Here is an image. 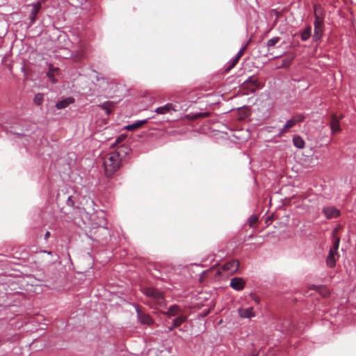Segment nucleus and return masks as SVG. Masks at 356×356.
I'll use <instances>...</instances> for the list:
<instances>
[{
	"label": "nucleus",
	"mask_w": 356,
	"mask_h": 356,
	"mask_svg": "<svg viewBox=\"0 0 356 356\" xmlns=\"http://www.w3.org/2000/svg\"><path fill=\"white\" fill-rule=\"evenodd\" d=\"M34 103L36 104V105H41L42 103H43V101H44V96L41 93H38L35 95L34 97Z\"/></svg>",
	"instance_id": "393cba45"
},
{
	"label": "nucleus",
	"mask_w": 356,
	"mask_h": 356,
	"mask_svg": "<svg viewBox=\"0 0 356 356\" xmlns=\"http://www.w3.org/2000/svg\"><path fill=\"white\" fill-rule=\"evenodd\" d=\"M321 6L318 5L314 6V17L315 21L314 23V32L313 35V40L314 42L318 41L323 34V19L319 16Z\"/></svg>",
	"instance_id": "7ed1b4c3"
},
{
	"label": "nucleus",
	"mask_w": 356,
	"mask_h": 356,
	"mask_svg": "<svg viewBox=\"0 0 356 356\" xmlns=\"http://www.w3.org/2000/svg\"><path fill=\"white\" fill-rule=\"evenodd\" d=\"M181 312V309L177 305H172L169 307L167 312H163V314L168 317L175 316L179 314Z\"/></svg>",
	"instance_id": "a211bd4d"
},
{
	"label": "nucleus",
	"mask_w": 356,
	"mask_h": 356,
	"mask_svg": "<svg viewBox=\"0 0 356 356\" xmlns=\"http://www.w3.org/2000/svg\"><path fill=\"white\" fill-rule=\"evenodd\" d=\"M302 116L294 117L286 122L283 127L280 130L277 134V136H282L284 133L287 132L288 130L294 127L298 122L303 120Z\"/></svg>",
	"instance_id": "39448f33"
},
{
	"label": "nucleus",
	"mask_w": 356,
	"mask_h": 356,
	"mask_svg": "<svg viewBox=\"0 0 356 356\" xmlns=\"http://www.w3.org/2000/svg\"><path fill=\"white\" fill-rule=\"evenodd\" d=\"M120 152H111L104 157L103 165L106 175L112 176L121 166Z\"/></svg>",
	"instance_id": "f257e3e1"
},
{
	"label": "nucleus",
	"mask_w": 356,
	"mask_h": 356,
	"mask_svg": "<svg viewBox=\"0 0 356 356\" xmlns=\"http://www.w3.org/2000/svg\"><path fill=\"white\" fill-rule=\"evenodd\" d=\"M330 128L332 133L334 134L340 131L339 119L335 115L332 116L330 121Z\"/></svg>",
	"instance_id": "dca6fc26"
},
{
	"label": "nucleus",
	"mask_w": 356,
	"mask_h": 356,
	"mask_svg": "<svg viewBox=\"0 0 356 356\" xmlns=\"http://www.w3.org/2000/svg\"><path fill=\"white\" fill-rule=\"evenodd\" d=\"M67 204L69 206H73L74 202L72 200L71 196L68 197L67 200Z\"/></svg>",
	"instance_id": "2f4dec72"
},
{
	"label": "nucleus",
	"mask_w": 356,
	"mask_h": 356,
	"mask_svg": "<svg viewBox=\"0 0 356 356\" xmlns=\"http://www.w3.org/2000/svg\"><path fill=\"white\" fill-rule=\"evenodd\" d=\"M246 47H247V44H245V45H244L243 47H242L239 49V51H238V53L236 54V55H238V56H239V57H241V56H242V55L243 54V53H244V51H245V50Z\"/></svg>",
	"instance_id": "c756f323"
},
{
	"label": "nucleus",
	"mask_w": 356,
	"mask_h": 356,
	"mask_svg": "<svg viewBox=\"0 0 356 356\" xmlns=\"http://www.w3.org/2000/svg\"><path fill=\"white\" fill-rule=\"evenodd\" d=\"M339 239H337V241L334 243L333 247L331 249H333L334 251L337 252V251L339 248Z\"/></svg>",
	"instance_id": "7c9ffc66"
},
{
	"label": "nucleus",
	"mask_w": 356,
	"mask_h": 356,
	"mask_svg": "<svg viewBox=\"0 0 356 356\" xmlns=\"http://www.w3.org/2000/svg\"><path fill=\"white\" fill-rule=\"evenodd\" d=\"M101 79L104 80V78H100L98 76H97V81H100Z\"/></svg>",
	"instance_id": "e433bc0d"
},
{
	"label": "nucleus",
	"mask_w": 356,
	"mask_h": 356,
	"mask_svg": "<svg viewBox=\"0 0 356 356\" xmlns=\"http://www.w3.org/2000/svg\"><path fill=\"white\" fill-rule=\"evenodd\" d=\"M239 267V262L238 260H232L225 263L223 266V270L228 271L229 273H235Z\"/></svg>",
	"instance_id": "9d476101"
},
{
	"label": "nucleus",
	"mask_w": 356,
	"mask_h": 356,
	"mask_svg": "<svg viewBox=\"0 0 356 356\" xmlns=\"http://www.w3.org/2000/svg\"><path fill=\"white\" fill-rule=\"evenodd\" d=\"M50 236V232H47L44 234V239H47Z\"/></svg>",
	"instance_id": "473e14b6"
},
{
	"label": "nucleus",
	"mask_w": 356,
	"mask_h": 356,
	"mask_svg": "<svg viewBox=\"0 0 356 356\" xmlns=\"http://www.w3.org/2000/svg\"><path fill=\"white\" fill-rule=\"evenodd\" d=\"M243 86L253 92L259 88V83L256 79L250 76L243 82Z\"/></svg>",
	"instance_id": "0eeeda50"
},
{
	"label": "nucleus",
	"mask_w": 356,
	"mask_h": 356,
	"mask_svg": "<svg viewBox=\"0 0 356 356\" xmlns=\"http://www.w3.org/2000/svg\"><path fill=\"white\" fill-rule=\"evenodd\" d=\"M336 252L334 251L333 249H330L327 257L326 264L330 268H333L335 266L336 260H335V254Z\"/></svg>",
	"instance_id": "2eb2a0df"
},
{
	"label": "nucleus",
	"mask_w": 356,
	"mask_h": 356,
	"mask_svg": "<svg viewBox=\"0 0 356 356\" xmlns=\"http://www.w3.org/2000/svg\"><path fill=\"white\" fill-rule=\"evenodd\" d=\"M58 70V67H54L52 65H49V72L47 73V76L51 80V81L54 83L56 82V80L54 79V72Z\"/></svg>",
	"instance_id": "4be33fe9"
},
{
	"label": "nucleus",
	"mask_w": 356,
	"mask_h": 356,
	"mask_svg": "<svg viewBox=\"0 0 356 356\" xmlns=\"http://www.w3.org/2000/svg\"><path fill=\"white\" fill-rule=\"evenodd\" d=\"M149 119V118H147L143 120L136 121L131 124L126 126L125 129L127 131H133L134 129H136L143 126V124H145V123H147Z\"/></svg>",
	"instance_id": "f3484780"
},
{
	"label": "nucleus",
	"mask_w": 356,
	"mask_h": 356,
	"mask_svg": "<svg viewBox=\"0 0 356 356\" xmlns=\"http://www.w3.org/2000/svg\"><path fill=\"white\" fill-rule=\"evenodd\" d=\"M143 293L150 298L156 305L160 307L165 305L164 296L161 291L149 287L143 289Z\"/></svg>",
	"instance_id": "20e7f679"
},
{
	"label": "nucleus",
	"mask_w": 356,
	"mask_h": 356,
	"mask_svg": "<svg viewBox=\"0 0 356 356\" xmlns=\"http://www.w3.org/2000/svg\"><path fill=\"white\" fill-rule=\"evenodd\" d=\"M43 252H44V253H46V254H51V252H49V251H46V250H44V251H43Z\"/></svg>",
	"instance_id": "72a5a7b5"
},
{
	"label": "nucleus",
	"mask_w": 356,
	"mask_h": 356,
	"mask_svg": "<svg viewBox=\"0 0 356 356\" xmlns=\"http://www.w3.org/2000/svg\"><path fill=\"white\" fill-rule=\"evenodd\" d=\"M115 152H120V158L122 159L124 155L129 154L131 149L127 146L122 145L118 147Z\"/></svg>",
	"instance_id": "b1692460"
},
{
	"label": "nucleus",
	"mask_w": 356,
	"mask_h": 356,
	"mask_svg": "<svg viewBox=\"0 0 356 356\" xmlns=\"http://www.w3.org/2000/svg\"><path fill=\"white\" fill-rule=\"evenodd\" d=\"M293 143L294 146L298 149H302L305 147V141L300 136H293Z\"/></svg>",
	"instance_id": "412c9836"
},
{
	"label": "nucleus",
	"mask_w": 356,
	"mask_h": 356,
	"mask_svg": "<svg viewBox=\"0 0 356 356\" xmlns=\"http://www.w3.org/2000/svg\"><path fill=\"white\" fill-rule=\"evenodd\" d=\"M97 216L99 222L94 223L92 229L90 231V237L92 240L100 241L108 235V228L106 227L107 222L104 213Z\"/></svg>",
	"instance_id": "f03ea898"
},
{
	"label": "nucleus",
	"mask_w": 356,
	"mask_h": 356,
	"mask_svg": "<svg viewBox=\"0 0 356 356\" xmlns=\"http://www.w3.org/2000/svg\"><path fill=\"white\" fill-rule=\"evenodd\" d=\"M258 220V218L256 216H250L248 221L250 223V226H252Z\"/></svg>",
	"instance_id": "c85d7f7f"
},
{
	"label": "nucleus",
	"mask_w": 356,
	"mask_h": 356,
	"mask_svg": "<svg viewBox=\"0 0 356 356\" xmlns=\"http://www.w3.org/2000/svg\"><path fill=\"white\" fill-rule=\"evenodd\" d=\"M241 58V57L238 56V55H236V56H234V58H235L236 60H238H238H239V58Z\"/></svg>",
	"instance_id": "c9c22d12"
},
{
	"label": "nucleus",
	"mask_w": 356,
	"mask_h": 356,
	"mask_svg": "<svg viewBox=\"0 0 356 356\" xmlns=\"http://www.w3.org/2000/svg\"><path fill=\"white\" fill-rule=\"evenodd\" d=\"M74 102V99L73 97H67L65 99L58 101L56 104V107L58 109H63L67 107L70 104H73Z\"/></svg>",
	"instance_id": "4468645a"
},
{
	"label": "nucleus",
	"mask_w": 356,
	"mask_h": 356,
	"mask_svg": "<svg viewBox=\"0 0 356 356\" xmlns=\"http://www.w3.org/2000/svg\"><path fill=\"white\" fill-rule=\"evenodd\" d=\"M154 111L157 114L160 115H165L168 113L172 114V112L177 111V108L172 104L168 103L163 106L156 108Z\"/></svg>",
	"instance_id": "423d86ee"
},
{
	"label": "nucleus",
	"mask_w": 356,
	"mask_h": 356,
	"mask_svg": "<svg viewBox=\"0 0 356 356\" xmlns=\"http://www.w3.org/2000/svg\"><path fill=\"white\" fill-rule=\"evenodd\" d=\"M186 321V316L184 315H180L176 318L173 320L172 325L169 328L170 330H172L175 327H177L181 325L183 323Z\"/></svg>",
	"instance_id": "aec40b11"
},
{
	"label": "nucleus",
	"mask_w": 356,
	"mask_h": 356,
	"mask_svg": "<svg viewBox=\"0 0 356 356\" xmlns=\"http://www.w3.org/2000/svg\"><path fill=\"white\" fill-rule=\"evenodd\" d=\"M82 57H83V54L81 53V54L78 56V58L76 59L77 60L81 59Z\"/></svg>",
	"instance_id": "f704fd0d"
},
{
	"label": "nucleus",
	"mask_w": 356,
	"mask_h": 356,
	"mask_svg": "<svg viewBox=\"0 0 356 356\" xmlns=\"http://www.w3.org/2000/svg\"><path fill=\"white\" fill-rule=\"evenodd\" d=\"M238 314H239L240 317H241V318H250L251 317L254 316V312L253 311V307L240 308L238 309Z\"/></svg>",
	"instance_id": "ddd939ff"
},
{
	"label": "nucleus",
	"mask_w": 356,
	"mask_h": 356,
	"mask_svg": "<svg viewBox=\"0 0 356 356\" xmlns=\"http://www.w3.org/2000/svg\"><path fill=\"white\" fill-rule=\"evenodd\" d=\"M98 106L104 110L106 115H109L111 113V108L114 106V103L110 101H107L98 105Z\"/></svg>",
	"instance_id": "6ab92c4d"
},
{
	"label": "nucleus",
	"mask_w": 356,
	"mask_h": 356,
	"mask_svg": "<svg viewBox=\"0 0 356 356\" xmlns=\"http://www.w3.org/2000/svg\"><path fill=\"white\" fill-rule=\"evenodd\" d=\"M237 63H238V60H236L235 58H233L229 62L227 70H229L232 68H233L236 65Z\"/></svg>",
	"instance_id": "cd10ccee"
},
{
	"label": "nucleus",
	"mask_w": 356,
	"mask_h": 356,
	"mask_svg": "<svg viewBox=\"0 0 356 356\" xmlns=\"http://www.w3.org/2000/svg\"><path fill=\"white\" fill-rule=\"evenodd\" d=\"M254 300L255 302H257V303L259 302V299L257 298H254Z\"/></svg>",
	"instance_id": "4c0bfd02"
},
{
	"label": "nucleus",
	"mask_w": 356,
	"mask_h": 356,
	"mask_svg": "<svg viewBox=\"0 0 356 356\" xmlns=\"http://www.w3.org/2000/svg\"><path fill=\"white\" fill-rule=\"evenodd\" d=\"M40 9V3L39 2L33 3L32 4V8L29 15V20H30V25H32L34 24L37 15L39 13V10Z\"/></svg>",
	"instance_id": "9b49d317"
},
{
	"label": "nucleus",
	"mask_w": 356,
	"mask_h": 356,
	"mask_svg": "<svg viewBox=\"0 0 356 356\" xmlns=\"http://www.w3.org/2000/svg\"><path fill=\"white\" fill-rule=\"evenodd\" d=\"M293 58H294L293 56H290V57L284 58L282 60V67H286L289 66L291 65V63H292Z\"/></svg>",
	"instance_id": "bb28decb"
},
{
	"label": "nucleus",
	"mask_w": 356,
	"mask_h": 356,
	"mask_svg": "<svg viewBox=\"0 0 356 356\" xmlns=\"http://www.w3.org/2000/svg\"><path fill=\"white\" fill-rule=\"evenodd\" d=\"M136 310L137 312L138 318L142 324L150 325L152 323V319L149 315L143 314L138 307H136Z\"/></svg>",
	"instance_id": "f8f14e48"
},
{
	"label": "nucleus",
	"mask_w": 356,
	"mask_h": 356,
	"mask_svg": "<svg viewBox=\"0 0 356 356\" xmlns=\"http://www.w3.org/2000/svg\"><path fill=\"white\" fill-rule=\"evenodd\" d=\"M312 33V27L307 26L301 32V40L302 41L307 40L310 36Z\"/></svg>",
	"instance_id": "5701e85b"
},
{
	"label": "nucleus",
	"mask_w": 356,
	"mask_h": 356,
	"mask_svg": "<svg viewBox=\"0 0 356 356\" xmlns=\"http://www.w3.org/2000/svg\"><path fill=\"white\" fill-rule=\"evenodd\" d=\"M323 213L327 219L335 218L340 215V211L333 206L324 207Z\"/></svg>",
	"instance_id": "6e6552de"
},
{
	"label": "nucleus",
	"mask_w": 356,
	"mask_h": 356,
	"mask_svg": "<svg viewBox=\"0 0 356 356\" xmlns=\"http://www.w3.org/2000/svg\"><path fill=\"white\" fill-rule=\"evenodd\" d=\"M245 282L241 277H235L230 280V286L236 291H241L245 286Z\"/></svg>",
	"instance_id": "1a4fd4ad"
},
{
	"label": "nucleus",
	"mask_w": 356,
	"mask_h": 356,
	"mask_svg": "<svg viewBox=\"0 0 356 356\" xmlns=\"http://www.w3.org/2000/svg\"><path fill=\"white\" fill-rule=\"evenodd\" d=\"M280 37H273L268 40L266 45L268 48L273 47L280 41Z\"/></svg>",
	"instance_id": "a878e982"
}]
</instances>
